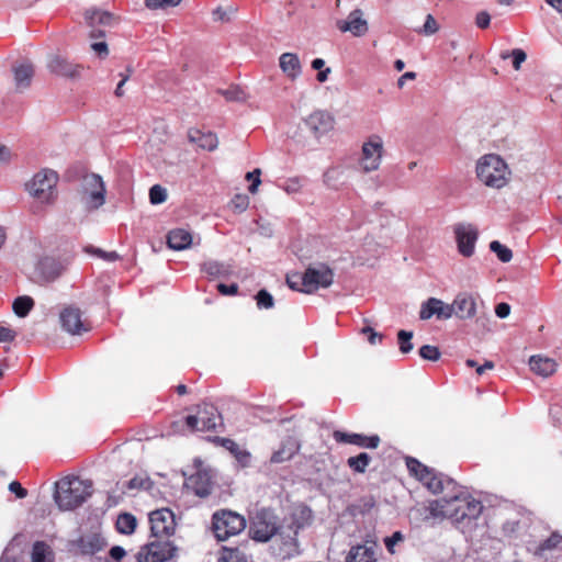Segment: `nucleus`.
<instances>
[{
    "label": "nucleus",
    "mask_w": 562,
    "mask_h": 562,
    "mask_svg": "<svg viewBox=\"0 0 562 562\" xmlns=\"http://www.w3.org/2000/svg\"><path fill=\"white\" fill-rule=\"evenodd\" d=\"M92 492L90 481L77 476H66L55 484L54 499L61 510H71L81 506Z\"/></svg>",
    "instance_id": "1"
},
{
    "label": "nucleus",
    "mask_w": 562,
    "mask_h": 562,
    "mask_svg": "<svg viewBox=\"0 0 562 562\" xmlns=\"http://www.w3.org/2000/svg\"><path fill=\"white\" fill-rule=\"evenodd\" d=\"M334 281L333 270L325 263H314L306 268L302 276L286 278L289 286L304 293H313L319 288H328Z\"/></svg>",
    "instance_id": "2"
},
{
    "label": "nucleus",
    "mask_w": 562,
    "mask_h": 562,
    "mask_svg": "<svg viewBox=\"0 0 562 562\" xmlns=\"http://www.w3.org/2000/svg\"><path fill=\"white\" fill-rule=\"evenodd\" d=\"M510 171L507 164L495 154L482 156L476 162L477 179L486 187L501 189L508 182Z\"/></svg>",
    "instance_id": "3"
},
{
    "label": "nucleus",
    "mask_w": 562,
    "mask_h": 562,
    "mask_svg": "<svg viewBox=\"0 0 562 562\" xmlns=\"http://www.w3.org/2000/svg\"><path fill=\"white\" fill-rule=\"evenodd\" d=\"M58 173L48 168L37 171L26 183L27 193L41 204H53L57 199Z\"/></svg>",
    "instance_id": "4"
},
{
    "label": "nucleus",
    "mask_w": 562,
    "mask_h": 562,
    "mask_svg": "<svg viewBox=\"0 0 562 562\" xmlns=\"http://www.w3.org/2000/svg\"><path fill=\"white\" fill-rule=\"evenodd\" d=\"M78 194L85 211L93 213L106 202L105 182L98 173H87L80 181Z\"/></svg>",
    "instance_id": "5"
},
{
    "label": "nucleus",
    "mask_w": 562,
    "mask_h": 562,
    "mask_svg": "<svg viewBox=\"0 0 562 562\" xmlns=\"http://www.w3.org/2000/svg\"><path fill=\"white\" fill-rule=\"evenodd\" d=\"M406 467L411 475L418 480L429 492L439 494L446 490L454 491L456 483L453 480L420 463L415 458L406 459Z\"/></svg>",
    "instance_id": "6"
},
{
    "label": "nucleus",
    "mask_w": 562,
    "mask_h": 562,
    "mask_svg": "<svg viewBox=\"0 0 562 562\" xmlns=\"http://www.w3.org/2000/svg\"><path fill=\"white\" fill-rule=\"evenodd\" d=\"M385 154L383 137L379 134L369 135L361 145L358 159L359 168L364 173L380 169Z\"/></svg>",
    "instance_id": "7"
},
{
    "label": "nucleus",
    "mask_w": 562,
    "mask_h": 562,
    "mask_svg": "<svg viewBox=\"0 0 562 562\" xmlns=\"http://www.w3.org/2000/svg\"><path fill=\"white\" fill-rule=\"evenodd\" d=\"M212 525L216 539L225 541L244 531L246 519L235 512L222 509L213 514Z\"/></svg>",
    "instance_id": "8"
},
{
    "label": "nucleus",
    "mask_w": 562,
    "mask_h": 562,
    "mask_svg": "<svg viewBox=\"0 0 562 562\" xmlns=\"http://www.w3.org/2000/svg\"><path fill=\"white\" fill-rule=\"evenodd\" d=\"M284 526L278 524L277 516L269 509L259 510L250 527L252 539L260 542L269 541L277 536Z\"/></svg>",
    "instance_id": "9"
},
{
    "label": "nucleus",
    "mask_w": 562,
    "mask_h": 562,
    "mask_svg": "<svg viewBox=\"0 0 562 562\" xmlns=\"http://www.w3.org/2000/svg\"><path fill=\"white\" fill-rule=\"evenodd\" d=\"M177 548L169 539L156 538L136 554L137 562H167L176 554Z\"/></svg>",
    "instance_id": "10"
},
{
    "label": "nucleus",
    "mask_w": 562,
    "mask_h": 562,
    "mask_svg": "<svg viewBox=\"0 0 562 562\" xmlns=\"http://www.w3.org/2000/svg\"><path fill=\"white\" fill-rule=\"evenodd\" d=\"M221 422L217 408L212 404H203L195 415L186 418L187 426L195 431L214 430Z\"/></svg>",
    "instance_id": "11"
},
{
    "label": "nucleus",
    "mask_w": 562,
    "mask_h": 562,
    "mask_svg": "<svg viewBox=\"0 0 562 562\" xmlns=\"http://www.w3.org/2000/svg\"><path fill=\"white\" fill-rule=\"evenodd\" d=\"M151 535L155 538L167 539L175 532L176 520L173 513L168 508L154 510L149 514Z\"/></svg>",
    "instance_id": "12"
},
{
    "label": "nucleus",
    "mask_w": 562,
    "mask_h": 562,
    "mask_svg": "<svg viewBox=\"0 0 562 562\" xmlns=\"http://www.w3.org/2000/svg\"><path fill=\"white\" fill-rule=\"evenodd\" d=\"M456 502L457 493L450 497H442L440 499L429 502L425 507V519H451L454 521V509H457Z\"/></svg>",
    "instance_id": "13"
},
{
    "label": "nucleus",
    "mask_w": 562,
    "mask_h": 562,
    "mask_svg": "<svg viewBox=\"0 0 562 562\" xmlns=\"http://www.w3.org/2000/svg\"><path fill=\"white\" fill-rule=\"evenodd\" d=\"M456 506L454 522H461L465 519H475L483 509L482 503L467 493H457Z\"/></svg>",
    "instance_id": "14"
},
{
    "label": "nucleus",
    "mask_w": 562,
    "mask_h": 562,
    "mask_svg": "<svg viewBox=\"0 0 562 562\" xmlns=\"http://www.w3.org/2000/svg\"><path fill=\"white\" fill-rule=\"evenodd\" d=\"M46 66L50 74L68 79L79 78L82 71L81 65L75 64L58 54L49 55Z\"/></svg>",
    "instance_id": "15"
},
{
    "label": "nucleus",
    "mask_w": 562,
    "mask_h": 562,
    "mask_svg": "<svg viewBox=\"0 0 562 562\" xmlns=\"http://www.w3.org/2000/svg\"><path fill=\"white\" fill-rule=\"evenodd\" d=\"M454 235L459 252L464 257H471L479 237L477 229L471 224H458L454 227Z\"/></svg>",
    "instance_id": "16"
},
{
    "label": "nucleus",
    "mask_w": 562,
    "mask_h": 562,
    "mask_svg": "<svg viewBox=\"0 0 562 562\" xmlns=\"http://www.w3.org/2000/svg\"><path fill=\"white\" fill-rule=\"evenodd\" d=\"M67 263L53 257L40 259L35 267V273L38 279L45 282H52L58 279L66 270Z\"/></svg>",
    "instance_id": "17"
},
{
    "label": "nucleus",
    "mask_w": 562,
    "mask_h": 562,
    "mask_svg": "<svg viewBox=\"0 0 562 562\" xmlns=\"http://www.w3.org/2000/svg\"><path fill=\"white\" fill-rule=\"evenodd\" d=\"M59 319L61 327L71 335H80L89 330V326L82 319L81 311L78 307H65L59 314Z\"/></svg>",
    "instance_id": "18"
},
{
    "label": "nucleus",
    "mask_w": 562,
    "mask_h": 562,
    "mask_svg": "<svg viewBox=\"0 0 562 562\" xmlns=\"http://www.w3.org/2000/svg\"><path fill=\"white\" fill-rule=\"evenodd\" d=\"M337 27L340 32H349L357 37L366 35L369 30L368 22L360 9L352 10L346 20H339Z\"/></svg>",
    "instance_id": "19"
},
{
    "label": "nucleus",
    "mask_w": 562,
    "mask_h": 562,
    "mask_svg": "<svg viewBox=\"0 0 562 562\" xmlns=\"http://www.w3.org/2000/svg\"><path fill=\"white\" fill-rule=\"evenodd\" d=\"M451 316L456 315L460 319H469L476 314V299L470 293L458 294L452 303Z\"/></svg>",
    "instance_id": "20"
},
{
    "label": "nucleus",
    "mask_w": 562,
    "mask_h": 562,
    "mask_svg": "<svg viewBox=\"0 0 562 562\" xmlns=\"http://www.w3.org/2000/svg\"><path fill=\"white\" fill-rule=\"evenodd\" d=\"M432 316H436L438 319L451 318L450 304H447L439 299H428L426 302L422 304L419 311V318L426 321L431 318Z\"/></svg>",
    "instance_id": "21"
},
{
    "label": "nucleus",
    "mask_w": 562,
    "mask_h": 562,
    "mask_svg": "<svg viewBox=\"0 0 562 562\" xmlns=\"http://www.w3.org/2000/svg\"><path fill=\"white\" fill-rule=\"evenodd\" d=\"M305 124L315 136H321L333 128L334 119L325 111H315L308 115Z\"/></svg>",
    "instance_id": "22"
},
{
    "label": "nucleus",
    "mask_w": 562,
    "mask_h": 562,
    "mask_svg": "<svg viewBox=\"0 0 562 562\" xmlns=\"http://www.w3.org/2000/svg\"><path fill=\"white\" fill-rule=\"evenodd\" d=\"M187 486L191 488L195 495L205 497L211 494L213 481L210 471L200 470L191 475L187 481Z\"/></svg>",
    "instance_id": "23"
},
{
    "label": "nucleus",
    "mask_w": 562,
    "mask_h": 562,
    "mask_svg": "<svg viewBox=\"0 0 562 562\" xmlns=\"http://www.w3.org/2000/svg\"><path fill=\"white\" fill-rule=\"evenodd\" d=\"M75 546L81 554L92 555L106 546L105 539L99 532H90L82 535Z\"/></svg>",
    "instance_id": "24"
},
{
    "label": "nucleus",
    "mask_w": 562,
    "mask_h": 562,
    "mask_svg": "<svg viewBox=\"0 0 562 562\" xmlns=\"http://www.w3.org/2000/svg\"><path fill=\"white\" fill-rule=\"evenodd\" d=\"M277 536H279L280 544L276 550L280 558L290 559L300 553L296 535H293V532L286 530L284 527Z\"/></svg>",
    "instance_id": "25"
},
{
    "label": "nucleus",
    "mask_w": 562,
    "mask_h": 562,
    "mask_svg": "<svg viewBox=\"0 0 562 562\" xmlns=\"http://www.w3.org/2000/svg\"><path fill=\"white\" fill-rule=\"evenodd\" d=\"M334 438L338 442L351 443L370 449L376 448L380 443V438L376 435L367 437L360 434H347L342 431H335Z\"/></svg>",
    "instance_id": "26"
},
{
    "label": "nucleus",
    "mask_w": 562,
    "mask_h": 562,
    "mask_svg": "<svg viewBox=\"0 0 562 562\" xmlns=\"http://www.w3.org/2000/svg\"><path fill=\"white\" fill-rule=\"evenodd\" d=\"M312 519V510L303 505H299L292 509L290 518L285 527L286 530L297 535L299 530L310 524Z\"/></svg>",
    "instance_id": "27"
},
{
    "label": "nucleus",
    "mask_w": 562,
    "mask_h": 562,
    "mask_svg": "<svg viewBox=\"0 0 562 562\" xmlns=\"http://www.w3.org/2000/svg\"><path fill=\"white\" fill-rule=\"evenodd\" d=\"M530 370L543 378L550 376L557 371V362L541 355L531 356L529 359Z\"/></svg>",
    "instance_id": "28"
},
{
    "label": "nucleus",
    "mask_w": 562,
    "mask_h": 562,
    "mask_svg": "<svg viewBox=\"0 0 562 562\" xmlns=\"http://www.w3.org/2000/svg\"><path fill=\"white\" fill-rule=\"evenodd\" d=\"M300 445L297 440L293 437H288L281 442V446L278 450H276L270 461L272 463H282L292 459L299 451Z\"/></svg>",
    "instance_id": "29"
},
{
    "label": "nucleus",
    "mask_w": 562,
    "mask_h": 562,
    "mask_svg": "<svg viewBox=\"0 0 562 562\" xmlns=\"http://www.w3.org/2000/svg\"><path fill=\"white\" fill-rule=\"evenodd\" d=\"M279 66L291 80L296 79L302 72L299 56L294 53H283L279 58Z\"/></svg>",
    "instance_id": "30"
},
{
    "label": "nucleus",
    "mask_w": 562,
    "mask_h": 562,
    "mask_svg": "<svg viewBox=\"0 0 562 562\" xmlns=\"http://www.w3.org/2000/svg\"><path fill=\"white\" fill-rule=\"evenodd\" d=\"M13 74L16 90L23 91L31 85L34 67L31 63L24 61L13 68Z\"/></svg>",
    "instance_id": "31"
},
{
    "label": "nucleus",
    "mask_w": 562,
    "mask_h": 562,
    "mask_svg": "<svg viewBox=\"0 0 562 562\" xmlns=\"http://www.w3.org/2000/svg\"><path fill=\"white\" fill-rule=\"evenodd\" d=\"M167 244L175 250L187 249L192 244V235L183 228L172 229L168 233Z\"/></svg>",
    "instance_id": "32"
},
{
    "label": "nucleus",
    "mask_w": 562,
    "mask_h": 562,
    "mask_svg": "<svg viewBox=\"0 0 562 562\" xmlns=\"http://www.w3.org/2000/svg\"><path fill=\"white\" fill-rule=\"evenodd\" d=\"M346 562H375V552L373 546L358 544L351 547Z\"/></svg>",
    "instance_id": "33"
},
{
    "label": "nucleus",
    "mask_w": 562,
    "mask_h": 562,
    "mask_svg": "<svg viewBox=\"0 0 562 562\" xmlns=\"http://www.w3.org/2000/svg\"><path fill=\"white\" fill-rule=\"evenodd\" d=\"M189 137L203 149L214 150L218 145L217 137L213 133H201L200 131H194L190 132Z\"/></svg>",
    "instance_id": "34"
},
{
    "label": "nucleus",
    "mask_w": 562,
    "mask_h": 562,
    "mask_svg": "<svg viewBox=\"0 0 562 562\" xmlns=\"http://www.w3.org/2000/svg\"><path fill=\"white\" fill-rule=\"evenodd\" d=\"M223 446L231 451L236 460L243 465L247 467L250 462V453L247 450H243L232 439H223Z\"/></svg>",
    "instance_id": "35"
},
{
    "label": "nucleus",
    "mask_w": 562,
    "mask_h": 562,
    "mask_svg": "<svg viewBox=\"0 0 562 562\" xmlns=\"http://www.w3.org/2000/svg\"><path fill=\"white\" fill-rule=\"evenodd\" d=\"M32 562H53V552L43 541L33 544Z\"/></svg>",
    "instance_id": "36"
},
{
    "label": "nucleus",
    "mask_w": 562,
    "mask_h": 562,
    "mask_svg": "<svg viewBox=\"0 0 562 562\" xmlns=\"http://www.w3.org/2000/svg\"><path fill=\"white\" fill-rule=\"evenodd\" d=\"M34 306V300L31 296H19L12 304L13 312L19 317H25Z\"/></svg>",
    "instance_id": "37"
},
{
    "label": "nucleus",
    "mask_w": 562,
    "mask_h": 562,
    "mask_svg": "<svg viewBox=\"0 0 562 562\" xmlns=\"http://www.w3.org/2000/svg\"><path fill=\"white\" fill-rule=\"evenodd\" d=\"M85 19L89 23L90 26H94L97 24H101V25L109 24L112 16L108 12L91 9V10L86 11Z\"/></svg>",
    "instance_id": "38"
},
{
    "label": "nucleus",
    "mask_w": 562,
    "mask_h": 562,
    "mask_svg": "<svg viewBox=\"0 0 562 562\" xmlns=\"http://www.w3.org/2000/svg\"><path fill=\"white\" fill-rule=\"evenodd\" d=\"M136 518L131 514H121L116 519V529L119 532L124 535L132 533L136 528Z\"/></svg>",
    "instance_id": "39"
},
{
    "label": "nucleus",
    "mask_w": 562,
    "mask_h": 562,
    "mask_svg": "<svg viewBox=\"0 0 562 562\" xmlns=\"http://www.w3.org/2000/svg\"><path fill=\"white\" fill-rule=\"evenodd\" d=\"M202 270L205 273H207L209 276L214 277V278L225 277L229 273L228 266H226L222 262H218V261H214V260L204 262L202 266Z\"/></svg>",
    "instance_id": "40"
},
{
    "label": "nucleus",
    "mask_w": 562,
    "mask_h": 562,
    "mask_svg": "<svg viewBox=\"0 0 562 562\" xmlns=\"http://www.w3.org/2000/svg\"><path fill=\"white\" fill-rule=\"evenodd\" d=\"M370 456L366 452H361L356 457H350L347 460L348 465L358 473H363L370 463Z\"/></svg>",
    "instance_id": "41"
},
{
    "label": "nucleus",
    "mask_w": 562,
    "mask_h": 562,
    "mask_svg": "<svg viewBox=\"0 0 562 562\" xmlns=\"http://www.w3.org/2000/svg\"><path fill=\"white\" fill-rule=\"evenodd\" d=\"M490 249L496 254L497 258L502 261V262H509L513 258V252L512 250L504 246L503 244H501L499 241L497 240H493L491 244H490Z\"/></svg>",
    "instance_id": "42"
},
{
    "label": "nucleus",
    "mask_w": 562,
    "mask_h": 562,
    "mask_svg": "<svg viewBox=\"0 0 562 562\" xmlns=\"http://www.w3.org/2000/svg\"><path fill=\"white\" fill-rule=\"evenodd\" d=\"M279 187L288 194H296L303 187V179L299 177L289 178L279 184Z\"/></svg>",
    "instance_id": "43"
},
{
    "label": "nucleus",
    "mask_w": 562,
    "mask_h": 562,
    "mask_svg": "<svg viewBox=\"0 0 562 562\" xmlns=\"http://www.w3.org/2000/svg\"><path fill=\"white\" fill-rule=\"evenodd\" d=\"M413 333L407 330H400L397 333V340L400 346V351L402 353H408L413 350L414 346L412 344Z\"/></svg>",
    "instance_id": "44"
},
{
    "label": "nucleus",
    "mask_w": 562,
    "mask_h": 562,
    "mask_svg": "<svg viewBox=\"0 0 562 562\" xmlns=\"http://www.w3.org/2000/svg\"><path fill=\"white\" fill-rule=\"evenodd\" d=\"M181 0H145V7L149 10H166L180 4Z\"/></svg>",
    "instance_id": "45"
},
{
    "label": "nucleus",
    "mask_w": 562,
    "mask_h": 562,
    "mask_svg": "<svg viewBox=\"0 0 562 562\" xmlns=\"http://www.w3.org/2000/svg\"><path fill=\"white\" fill-rule=\"evenodd\" d=\"M167 190L160 184H155L149 189V201L151 204H161L167 200Z\"/></svg>",
    "instance_id": "46"
},
{
    "label": "nucleus",
    "mask_w": 562,
    "mask_h": 562,
    "mask_svg": "<svg viewBox=\"0 0 562 562\" xmlns=\"http://www.w3.org/2000/svg\"><path fill=\"white\" fill-rule=\"evenodd\" d=\"M231 206L236 213L245 212L249 206V198L246 194H235L231 200Z\"/></svg>",
    "instance_id": "47"
},
{
    "label": "nucleus",
    "mask_w": 562,
    "mask_h": 562,
    "mask_svg": "<svg viewBox=\"0 0 562 562\" xmlns=\"http://www.w3.org/2000/svg\"><path fill=\"white\" fill-rule=\"evenodd\" d=\"M418 353L424 360L437 361L440 358L439 349L431 345L422 346Z\"/></svg>",
    "instance_id": "48"
},
{
    "label": "nucleus",
    "mask_w": 562,
    "mask_h": 562,
    "mask_svg": "<svg viewBox=\"0 0 562 562\" xmlns=\"http://www.w3.org/2000/svg\"><path fill=\"white\" fill-rule=\"evenodd\" d=\"M439 30V25L435 18L431 14H427L426 21L422 29L417 30L419 34H424L426 36H430L437 33Z\"/></svg>",
    "instance_id": "49"
},
{
    "label": "nucleus",
    "mask_w": 562,
    "mask_h": 562,
    "mask_svg": "<svg viewBox=\"0 0 562 562\" xmlns=\"http://www.w3.org/2000/svg\"><path fill=\"white\" fill-rule=\"evenodd\" d=\"M222 560L225 562L245 561V555L237 548H223Z\"/></svg>",
    "instance_id": "50"
},
{
    "label": "nucleus",
    "mask_w": 562,
    "mask_h": 562,
    "mask_svg": "<svg viewBox=\"0 0 562 562\" xmlns=\"http://www.w3.org/2000/svg\"><path fill=\"white\" fill-rule=\"evenodd\" d=\"M256 300L259 308H271L273 306V297L266 290H260L256 295Z\"/></svg>",
    "instance_id": "51"
},
{
    "label": "nucleus",
    "mask_w": 562,
    "mask_h": 562,
    "mask_svg": "<svg viewBox=\"0 0 562 562\" xmlns=\"http://www.w3.org/2000/svg\"><path fill=\"white\" fill-rule=\"evenodd\" d=\"M260 175H261L260 169H255L250 172H247V175H246V179L251 181V184L248 188V190L251 194H255L258 191V187L261 183Z\"/></svg>",
    "instance_id": "52"
},
{
    "label": "nucleus",
    "mask_w": 562,
    "mask_h": 562,
    "mask_svg": "<svg viewBox=\"0 0 562 562\" xmlns=\"http://www.w3.org/2000/svg\"><path fill=\"white\" fill-rule=\"evenodd\" d=\"M341 175L342 169L340 167H331L324 173V181L328 186H334Z\"/></svg>",
    "instance_id": "53"
},
{
    "label": "nucleus",
    "mask_w": 562,
    "mask_h": 562,
    "mask_svg": "<svg viewBox=\"0 0 562 562\" xmlns=\"http://www.w3.org/2000/svg\"><path fill=\"white\" fill-rule=\"evenodd\" d=\"M404 540V536L401 531H395L391 537H386L384 539L385 547L390 553H394V547L398 542H402Z\"/></svg>",
    "instance_id": "54"
},
{
    "label": "nucleus",
    "mask_w": 562,
    "mask_h": 562,
    "mask_svg": "<svg viewBox=\"0 0 562 562\" xmlns=\"http://www.w3.org/2000/svg\"><path fill=\"white\" fill-rule=\"evenodd\" d=\"M562 542V537L557 535V533H553L550 538H548L547 540H544L540 546H539V550L540 551H546V550H551V549H554L557 548L560 543Z\"/></svg>",
    "instance_id": "55"
},
{
    "label": "nucleus",
    "mask_w": 562,
    "mask_h": 562,
    "mask_svg": "<svg viewBox=\"0 0 562 562\" xmlns=\"http://www.w3.org/2000/svg\"><path fill=\"white\" fill-rule=\"evenodd\" d=\"M510 55L513 57V66L516 70H518L520 68V65L526 60L527 55L520 48L513 49Z\"/></svg>",
    "instance_id": "56"
},
{
    "label": "nucleus",
    "mask_w": 562,
    "mask_h": 562,
    "mask_svg": "<svg viewBox=\"0 0 562 562\" xmlns=\"http://www.w3.org/2000/svg\"><path fill=\"white\" fill-rule=\"evenodd\" d=\"M92 254H94L95 256H98V257H100V258H102V259H104L106 261H110V262L115 261V260L119 259L117 252H115V251H109L108 252V251H104V250H102L100 248L93 249Z\"/></svg>",
    "instance_id": "57"
},
{
    "label": "nucleus",
    "mask_w": 562,
    "mask_h": 562,
    "mask_svg": "<svg viewBox=\"0 0 562 562\" xmlns=\"http://www.w3.org/2000/svg\"><path fill=\"white\" fill-rule=\"evenodd\" d=\"M367 331H370L368 340H369V342L371 345H378V344H380L382 341V339H383L382 334L374 331L373 328H371L369 326L368 327H363L361 329L362 334H367Z\"/></svg>",
    "instance_id": "58"
},
{
    "label": "nucleus",
    "mask_w": 562,
    "mask_h": 562,
    "mask_svg": "<svg viewBox=\"0 0 562 562\" xmlns=\"http://www.w3.org/2000/svg\"><path fill=\"white\" fill-rule=\"evenodd\" d=\"M9 491L14 493L18 498H24L27 495V491L22 487L18 481H13L9 484Z\"/></svg>",
    "instance_id": "59"
},
{
    "label": "nucleus",
    "mask_w": 562,
    "mask_h": 562,
    "mask_svg": "<svg viewBox=\"0 0 562 562\" xmlns=\"http://www.w3.org/2000/svg\"><path fill=\"white\" fill-rule=\"evenodd\" d=\"M217 290L223 295H234L238 291V285L236 283H232V284L220 283V284H217Z\"/></svg>",
    "instance_id": "60"
},
{
    "label": "nucleus",
    "mask_w": 562,
    "mask_h": 562,
    "mask_svg": "<svg viewBox=\"0 0 562 562\" xmlns=\"http://www.w3.org/2000/svg\"><path fill=\"white\" fill-rule=\"evenodd\" d=\"M16 334L9 327L0 325V342L12 341L15 338Z\"/></svg>",
    "instance_id": "61"
},
{
    "label": "nucleus",
    "mask_w": 562,
    "mask_h": 562,
    "mask_svg": "<svg viewBox=\"0 0 562 562\" xmlns=\"http://www.w3.org/2000/svg\"><path fill=\"white\" fill-rule=\"evenodd\" d=\"M91 49L101 58H104L109 54L108 45L105 42H97L91 45Z\"/></svg>",
    "instance_id": "62"
},
{
    "label": "nucleus",
    "mask_w": 562,
    "mask_h": 562,
    "mask_svg": "<svg viewBox=\"0 0 562 562\" xmlns=\"http://www.w3.org/2000/svg\"><path fill=\"white\" fill-rule=\"evenodd\" d=\"M491 16L487 12L482 11L477 13L475 23L480 29H486L490 25Z\"/></svg>",
    "instance_id": "63"
},
{
    "label": "nucleus",
    "mask_w": 562,
    "mask_h": 562,
    "mask_svg": "<svg viewBox=\"0 0 562 562\" xmlns=\"http://www.w3.org/2000/svg\"><path fill=\"white\" fill-rule=\"evenodd\" d=\"M495 314L499 318H506L510 314V306L507 303H499L495 307Z\"/></svg>",
    "instance_id": "64"
}]
</instances>
